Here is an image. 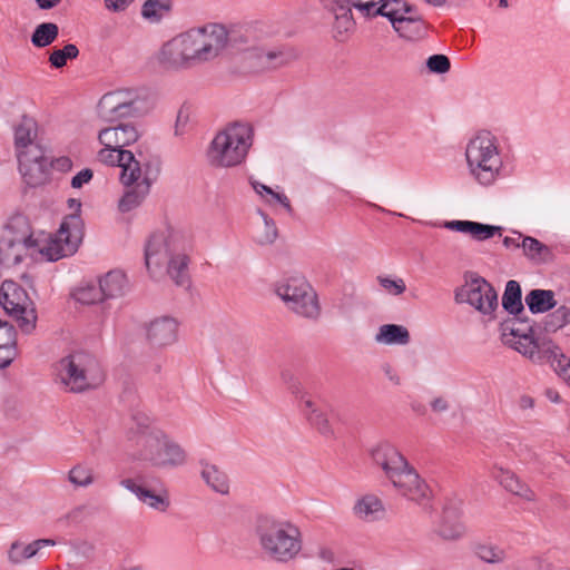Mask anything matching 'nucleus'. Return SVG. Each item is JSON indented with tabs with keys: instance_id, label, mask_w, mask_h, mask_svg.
<instances>
[{
	"instance_id": "nucleus-53",
	"label": "nucleus",
	"mask_w": 570,
	"mask_h": 570,
	"mask_svg": "<svg viewBox=\"0 0 570 570\" xmlns=\"http://www.w3.org/2000/svg\"><path fill=\"white\" fill-rule=\"evenodd\" d=\"M426 67L431 72L442 75L450 70L451 61L445 55L436 53L428 58Z\"/></svg>"
},
{
	"instance_id": "nucleus-8",
	"label": "nucleus",
	"mask_w": 570,
	"mask_h": 570,
	"mask_svg": "<svg viewBox=\"0 0 570 570\" xmlns=\"http://www.w3.org/2000/svg\"><path fill=\"white\" fill-rule=\"evenodd\" d=\"M389 0H370L354 2V8L365 17L382 16L390 20L393 29L401 38L406 40H419L426 36L428 23L422 16L400 14L397 9H389Z\"/></svg>"
},
{
	"instance_id": "nucleus-28",
	"label": "nucleus",
	"mask_w": 570,
	"mask_h": 570,
	"mask_svg": "<svg viewBox=\"0 0 570 570\" xmlns=\"http://www.w3.org/2000/svg\"><path fill=\"white\" fill-rule=\"evenodd\" d=\"M521 248L523 254L535 264H549L554 261L552 249L534 237L523 236Z\"/></svg>"
},
{
	"instance_id": "nucleus-25",
	"label": "nucleus",
	"mask_w": 570,
	"mask_h": 570,
	"mask_svg": "<svg viewBox=\"0 0 570 570\" xmlns=\"http://www.w3.org/2000/svg\"><path fill=\"white\" fill-rule=\"evenodd\" d=\"M120 484L130 492L135 493L140 501L148 504L158 511H166L169 507V500L167 495L155 493L153 490L145 488L144 485L137 484L132 479H124Z\"/></svg>"
},
{
	"instance_id": "nucleus-36",
	"label": "nucleus",
	"mask_w": 570,
	"mask_h": 570,
	"mask_svg": "<svg viewBox=\"0 0 570 570\" xmlns=\"http://www.w3.org/2000/svg\"><path fill=\"white\" fill-rule=\"evenodd\" d=\"M124 94L125 91L118 90L114 92H107L100 98L97 105V110L101 119L110 124L115 122V115L117 114L118 109L117 105L120 102ZM126 95L129 96L130 92L126 91Z\"/></svg>"
},
{
	"instance_id": "nucleus-61",
	"label": "nucleus",
	"mask_w": 570,
	"mask_h": 570,
	"mask_svg": "<svg viewBox=\"0 0 570 570\" xmlns=\"http://www.w3.org/2000/svg\"><path fill=\"white\" fill-rule=\"evenodd\" d=\"M135 0H105L108 10L114 12L125 11Z\"/></svg>"
},
{
	"instance_id": "nucleus-54",
	"label": "nucleus",
	"mask_w": 570,
	"mask_h": 570,
	"mask_svg": "<svg viewBox=\"0 0 570 570\" xmlns=\"http://www.w3.org/2000/svg\"><path fill=\"white\" fill-rule=\"evenodd\" d=\"M248 42V29L235 28L228 30V42L233 48L242 49V46Z\"/></svg>"
},
{
	"instance_id": "nucleus-34",
	"label": "nucleus",
	"mask_w": 570,
	"mask_h": 570,
	"mask_svg": "<svg viewBox=\"0 0 570 570\" xmlns=\"http://www.w3.org/2000/svg\"><path fill=\"white\" fill-rule=\"evenodd\" d=\"M203 465L202 476L205 482L216 492L226 494L229 490L228 476L225 472L220 471L217 465L209 464L204 460L200 461Z\"/></svg>"
},
{
	"instance_id": "nucleus-33",
	"label": "nucleus",
	"mask_w": 570,
	"mask_h": 570,
	"mask_svg": "<svg viewBox=\"0 0 570 570\" xmlns=\"http://www.w3.org/2000/svg\"><path fill=\"white\" fill-rule=\"evenodd\" d=\"M410 333L403 325L384 324L379 328L375 341L389 345H405L410 342Z\"/></svg>"
},
{
	"instance_id": "nucleus-46",
	"label": "nucleus",
	"mask_w": 570,
	"mask_h": 570,
	"mask_svg": "<svg viewBox=\"0 0 570 570\" xmlns=\"http://www.w3.org/2000/svg\"><path fill=\"white\" fill-rule=\"evenodd\" d=\"M171 0H146L142 4L141 14L149 20L159 21L164 13L171 10Z\"/></svg>"
},
{
	"instance_id": "nucleus-59",
	"label": "nucleus",
	"mask_w": 570,
	"mask_h": 570,
	"mask_svg": "<svg viewBox=\"0 0 570 570\" xmlns=\"http://www.w3.org/2000/svg\"><path fill=\"white\" fill-rule=\"evenodd\" d=\"M50 169L55 168L61 173H67L72 168V160L67 156L58 157L53 160H49Z\"/></svg>"
},
{
	"instance_id": "nucleus-44",
	"label": "nucleus",
	"mask_w": 570,
	"mask_h": 570,
	"mask_svg": "<svg viewBox=\"0 0 570 570\" xmlns=\"http://www.w3.org/2000/svg\"><path fill=\"white\" fill-rule=\"evenodd\" d=\"M79 56V49L73 43H68L61 49H52L49 55V62L52 68H63L68 60H73Z\"/></svg>"
},
{
	"instance_id": "nucleus-60",
	"label": "nucleus",
	"mask_w": 570,
	"mask_h": 570,
	"mask_svg": "<svg viewBox=\"0 0 570 570\" xmlns=\"http://www.w3.org/2000/svg\"><path fill=\"white\" fill-rule=\"evenodd\" d=\"M390 4L391 3H399L400 7H395L394 9H397L400 10V14H404V16H420L417 13V9L407 3L405 0H389Z\"/></svg>"
},
{
	"instance_id": "nucleus-29",
	"label": "nucleus",
	"mask_w": 570,
	"mask_h": 570,
	"mask_svg": "<svg viewBox=\"0 0 570 570\" xmlns=\"http://www.w3.org/2000/svg\"><path fill=\"white\" fill-rule=\"evenodd\" d=\"M105 299L116 298L125 294L127 286L126 275L120 271H110L98 281Z\"/></svg>"
},
{
	"instance_id": "nucleus-47",
	"label": "nucleus",
	"mask_w": 570,
	"mask_h": 570,
	"mask_svg": "<svg viewBox=\"0 0 570 570\" xmlns=\"http://www.w3.org/2000/svg\"><path fill=\"white\" fill-rule=\"evenodd\" d=\"M258 214L264 220V230L256 236V240L261 245L272 244L275 242L278 235L276 224L263 210L258 209Z\"/></svg>"
},
{
	"instance_id": "nucleus-24",
	"label": "nucleus",
	"mask_w": 570,
	"mask_h": 570,
	"mask_svg": "<svg viewBox=\"0 0 570 570\" xmlns=\"http://www.w3.org/2000/svg\"><path fill=\"white\" fill-rule=\"evenodd\" d=\"M460 510L454 505H445L442 513L441 523L438 533L445 540L459 539L464 531L463 524L460 522Z\"/></svg>"
},
{
	"instance_id": "nucleus-57",
	"label": "nucleus",
	"mask_w": 570,
	"mask_h": 570,
	"mask_svg": "<svg viewBox=\"0 0 570 570\" xmlns=\"http://www.w3.org/2000/svg\"><path fill=\"white\" fill-rule=\"evenodd\" d=\"M94 178V171L90 168H83L79 173H77L70 181V185L75 189L81 188L85 184L90 183Z\"/></svg>"
},
{
	"instance_id": "nucleus-35",
	"label": "nucleus",
	"mask_w": 570,
	"mask_h": 570,
	"mask_svg": "<svg viewBox=\"0 0 570 570\" xmlns=\"http://www.w3.org/2000/svg\"><path fill=\"white\" fill-rule=\"evenodd\" d=\"M37 122L33 118L22 116L21 121L14 128V147L17 155L24 153L22 149L32 145V135L36 136Z\"/></svg>"
},
{
	"instance_id": "nucleus-22",
	"label": "nucleus",
	"mask_w": 570,
	"mask_h": 570,
	"mask_svg": "<svg viewBox=\"0 0 570 570\" xmlns=\"http://www.w3.org/2000/svg\"><path fill=\"white\" fill-rule=\"evenodd\" d=\"M158 60L166 69H178L189 66V60L179 38H175L161 47Z\"/></svg>"
},
{
	"instance_id": "nucleus-19",
	"label": "nucleus",
	"mask_w": 570,
	"mask_h": 570,
	"mask_svg": "<svg viewBox=\"0 0 570 570\" xmlns=\"http://www.w3.org/2000/svg\"><path fill=\"white\" fill-rule=\"evenodd\" d=\"M142 167H145L141 175L142 180L140 183L137 180L135 187L127 190L118 202V209L121 213H128L138 207L149 193L150 186L156 177H151L149 163L145 164Z\"/></svg>"
},
{
	"instance_id": "nucleus-23",
	"label": "nucleus",
	"mask_w": 570,
	"mask_h": 570,
	"mask_svg": "<svg viewBox=\"0 0 570 570\" xmlns=\"http://www.w3.org/2000/svg\"><path fill=\"white\" fill-rule=\"evenodd\" d=\"M189 257L184 250L170 254L167 258V273L177 286L190 287V276L188 273Z\"/></svg>"
},
{
	"instance_id": "nucleus-16",
	"label": "nucleus",
	"mask_w": 570,
	"mask_h": 570,
	"mask_svg": "<svg viewBox=\"0 0 570 570\" xmlns=\"http://www.w3.org/2000/svg\"><path fill=\"white\" fill-rule=\"evenodd\" d=\"M140 135L137 128L129 122H117L104 128L98 134V140L106 147L125 149L126 146L135 144Z\"/></svg>"
},
{
	"instance_id": "nucleus-40",
	"label": "nucleus",
	"mask_w": 570,
	"mask_h": 570,
	"mask_svg": "<svg viewBox=\"0 0 570 570\" xmlns=\"http://www.w3.org/2000/svg\"><path fill=\"white\" fill-rule=\"evenodd\" d=\"M342 12L335 16L334 38L337 41H345L348 33L354 30L355 21L351 8H340Z\"/></svg>"
},
{
	"instance_id": "nucleus-21",
	"label": "nucleus",
	"mask_w": 570,
	"mask_h": 570,
	"mask_svg": "<svg viewBox=\"0 0 570 570\" xmlns=\"http://www.w3.org/2000/svg\"><path fill=\"white\" fill-rule=\"evenodd\" d=\"M179 40L184 47L186 56L190 61H208L209 47L204 45V31L198 29H191L180 35Z\"/></svg>"
},
{
	"instance_id": "nucleus-39",
	"label": "nucleus",
	"mask_w": 570,
	"mask_h": 570,
	"mask_svg": "<svg viewBox=\"0 0 570 570\" xmlns=\"http://www.w3.org/2000/svg\"><path fill=\"white\" fill-rule=\"evenodd\" d=\"M552 350H544L547 362L551 364L556 373L570 383V358L562 353L559 345H550Z\"/></svg>"
},
{
	"instance_id": "nucleus-17",
	"label": "nucleus",
	"mask_w": 570,
	"mask_h": 570,
	"mask_svg": "<svg viewBox=\"0 0 570 570\" xmlns=\"http://www.w3.org/2000/svg\"><path fill=\"white\" fill-rule=\"evenodd\" d=\"M178 323L169 316H163L150 322L147 327V338L153 346L163 347L177 340Z\"/></svg>"
},
{
	"instance_id": "nucleus-58",
	"label": "nucleus",
	"mask_w": 570,
	"mask_h": 570,
	"mask_svg": "<svg viewBox=\"0 0 570 570\" xmlns=\"http://www.w3.org/2000/svg\"><path fill=\"white\" fill-rule=\"evenodd\" d=\"M18 354L17 348L4 347L0 348V368H7L11 365Z\"/></svg>"
},
{
	"instance_id": "nucleus-11",
	"label": "nucleus",
	"mask_w": 570,
	"mask_h": 570,
	"mask_svg": "<svg viewBox=\"0 0 570 570\" xmlns=\"http://www.w3.org/2000/svg\"><path fill=\"white\" fill-rule=\"evenodd\" d=\"M465 283L454 292L458 304L466 303L483 315H492L498 308V293L484 277L468 272Z\"/></svg>"
},
{
	"instance_id": "nucleus-50",
	"label": "nucleus",
	"mask_w": 570,
	"mask_h": 570,
	"mask_svg": "<svg viewBox=\"0 0 570 570\" xmlns=\"http://www.w3.org/2000/svg\"><path fill=\"white\" fill-rule=\"evenodd\" d=\"M38 552V547H35L33 542L22 547L18 542H14L11 544V548L9 550V560L12 563H19L22 560L29 559L33 556H36Z\"/></svg>"
},
{
	"instance_id": "nucleus-52",
	"label": "nucleus",
	"mask_w": 570,
	"mask_h": 570,
	"mask_svg": "<svg viewBox=\"0 0 570 570\" xmlns=\"http://www.w3.org/2000/svg\"><path fill=\"white\" fill-rule=\"evenodd\" d=\"M4 347L17 348V330L11 323L0 320V348Z\"/></svg>"
},
{
	"instance_id": "nucleus-43",
	"label": "nucleus",
	"mask_w": 570,
	"mask_h": 570,
	"mask_svg": "<svg viewBox=\"0 0 570 570\" xmlns=\"http://www.w3.org/2000/svg\"><path fill=\"white\" fill-rule=\"evenodd\" d=\"M72 297L82 305H92L104 302L101 288L99 285L88 283L85 286L78 287L73 293Z\"/></svg>"
},
{
	"instance_id": "nucleus-30",
	"label": "nucleus",
	"mask_w": 570,
	"mask_h": 570,
	"mask_svg": "<svg viewBox=\"0 0 570 570\" xmlns=\"http://www.w3.org/2000/svg\"><path fill=\"white\" fill-rule=\"evenodd\" d=\"M502 307L512 316L523 314L524 305L522 303V289L518 281L510 279L507 282L502 295Z\"/></svg>"
},
{
	"instance_id": "nucleus-9",
	"label": "nucleus",
	"mask_w": 570,
	"mask_h": 570,
	"mask_svg": "<svg viewBox=\"0 0 570 570\" xmlns=\"http://www.w3.org/2000/svg\"><path fill=\"white\" fill-rule=\"evenodd\" d=\"M0 305L6 314L17 322L22 333L31 334L36 330V304L21 285L13 281H4L0 287Z\"/></svg>"
},
{
	"instance_id": "nucleus-37",
	"label": "nucleus",
	"mask_w": 570,
	"mask_h": 570,
	"mask_svg": "<svg viewBox=\"0 0 570 570\" xmlns=\"http://www.w3.org/2000/svg\"><path fill=\"white\" fill-rule=\"evenodd\" d=\"M16 238H3L0 242V265L13 267L22 262V250Z\"/></svg>"
},
{
	"instance_id": "nucleus-14",
	"label": "nucleus",
	"mask_w": 570,
	"mask_h": 570,
	"mask_svg": "<svg viewBox=\"0 0 570 570\" xmlns=\"http://www.w3.org/2000/svg\"><path fill=\"white\" fill-rule=\"evenodd\" d=\"M297 59V53L289 46L274 48H253L247 51L245 60L252 72L275 70Z\"/></svg>"
},
{
	"instance_id": "nucleus-38",
	"label": "nucleus",
	"mask_w": 570,
	"mask_h": 570,
	"mask_svg": "<svg viewBox=\"0 0 570 570\" xmlns=\"http://www.w3.org/2000/svg\"><path fill=\"white\" fill-rule=\"evenodd\" d=\"M58 36V24L53 22H42L35 28L31 35V43L37 48H45L50 46Z\"/></svg>"
},
{
	"instance_id": "nucleus-10",
	"label": "nucleus",
	"mask_w": 570,
	"mask_h": 570,
	"mask_svg": "<svg viewBox=\"0 0 570 570\" xmlns=\"http://www.w3.org/2000/svg\"><path fill=\"white\" fill-rule=\"evenodd\" d=\"M276 294L289 309L306 318H317L320 304L316 293L303 276H292L279 283Z\"/></svg>"
},
{
	"instance_id": "nucleus-41",
	"label": "nucleus",
	"mask_w": 570,
	"mask_h": 570,
	"mask_svg": "<svg viewBox=\"0 0 570 570\" xmlns=\"http://www.w3.org/2000/svg\"><path fill=\"white\" fill-rule=\"evenodd\" d=\"M568 324H570V307L561 305L544 317L543 328L548 333H554Z\"/></svg>"
},
{
	"instance_id": "nucleus-51",
	"label": "nucleus",
	"mask_w": 570,
	"mask_h": 570,
	"mask_svg": "<svg viewBox=\"0 0 570 570\" xmlns=\"http://www.w3.org/2000/svg\"><path fill=\"white\" fill-rule=\"evenodd\" d=\"M62 244H65L63 240H60L59 235L57 234V238L40 248L39 253L43 255L47 261L57 262L67 255Z\"/></svg>"
},
{
	"instance_id": "nucleus-4",
	"label": "nucleus",
	"mask_w": 570,
	"mask_h": 570,
	"mask_svg": "<svg viewBox=\"0 0 570 570\" xmlns=\"http://www.w3.org/2000/svg\"><path fill=\"white\" fill-rule=\"evenodd\" d=\"M500 331L503 338L511 335L523 340L524 342L507 340L504 341V344L514 348L535 363L546 362L547 354L544 350H552L550 345H557L551 338H543L541 341L537 338L534 336V328L531 320L523 314L503 321L500 324Z\"/></svg>"
},
{
	"instance_id": "nucleus-15",
	"label": "nucleus",
	"mask_w": 570,
	"mask_h": 570,
	"mask_svg": "<svg viewBox=\"0 0 570 570\" xmlns=\"http://www.w3.org/2000/svg\"><path fill=\"white\" fill-rule=\"evenodd\" d=\"M35 150L29 153H19V170L22 174L24 183L32 188L39 187L48 183L50 175L49 159L39 148L36 146Z\"/></svg>"
},
{
	"instance_id": "nucleus-3",
	"label": "nucleus",
	"mask_w": 570,
	"mask_h": 570,
	"mask_svg": "<svg viewBox=\"0 0 570 570\" xmlns=\"http://www.w3.org/2000/svg\"><path fill=\"white\" fill-rule=\"evenodd\" d=\"M253 142V128L247 124L234 122L219 131L213 139L207 156L215 167L237 166L246 158Z\"/></svg>"
},
{
	"instance_id": "nucleus-49",
	"label": "nucleus",
	"mask_w": 570,
	"mask_h": 570,
	"mask_svg": "<svg viewBox=\"0 0 570 570\" xmlns=\"http://www.w3.org/2000/svg\"><path fill=\"white\" fill-rule=\"evenodd\" d=\"M475 553L488 563H500L505 559L504 550L494 546L480 544L476 547Z\"/></svg>"
},
{
	"instance_id": "nucleus-62",
	"label": "nucleus",
	"mask_w": 570,
	"mask_h": 570,
	"mask_svg": "<svg viewBox=\"0 0 570 570\" xmlns=\"http://www.w3.org/2000/svg\"><path fill=\"white\" fill-rule=\"evenodd\" d=\"M431 407L433 412L441 413L449 409V403L444 397L439 396L431 402Z\"/></svg>"
},
{
	"instance_id": "nucleus-56",
	"label": "nucleus",
	"mask_w": 570,
	"mask_h": 570,
	"mask_svg": "<svg viewBox=\"0 0 570 570\" xmlns=\"http://www.w3.org/2000/svg\"><path fill=\"white\" fill-rule=\"evenodd\" d=\"M189 115H190L189 108L187 106L183 105L177 112V118H176V124H175V134L177 136L184 134L186 126L189 121Z\"/></svg>"
},
{
	"instance_id": "nucleus-20",
	"label": "nucleus",
	"mask_w": 570,
	"mask_h": 570,
	"mask_svg": "<svg viewBox=\"0 0 570 570\" xmlns=\"http://www.w3.org/2000/svg\"><path fill=\"white\" fill-rule=\"evenodd\" d=\"M83 230L81 213H71L67 215L58 229L59 239L63 240L68 252L73 253L80 243Z\"/></svg>"
},
{
	"instance_id": "nucleus-6",
	"label": "nucleus",
	"mask_w": 570,
	"mask_h": 570,
	"mask_svg": "<svg viewBox=\"0 0 570 570\" xmlns=\"http://www.w3.org/2000/svg\"><path fill=\"white\" fill-rule=\"evenodd\" d=\"M465 157L472 175L480 184L490 185L494 181L501 160L491 132L483 131L471 139Z\"/></svg>"
},
{
	"instance_id": "nucleus-5",
	"label": "nucleus",
	"mask_w": 570,
	"mask_h": 570,
	"mask_svg": "<svg viewBox=\"0 0 570 570\" xmlns=\"http://www.w3.org/2000/svg\"><path fill=\"white\" fill-rule=\"evenodd\" d=\"M66 370L62 382L71 392L81 393L98 387L105 380L99 361L86 351H78L61 360Z\"/></svg>"
},
{
	"instance_id": "nucleus-27",
	"label": "nucleus",
	"mask_w": 570,
	"mask_h": 570,
	"mask_svg": "<svg viewBox=\"0 0 570 570\" xmlns=\"http://www.w3.org/2000/svg\"><path fill=\"white\" fill-rule=\"evenodd\" d=\"M554 292L551 289H531L524 298L525 305L532 314H543L557 306Z\"/></svg>"
},
{
	"instance_id": "nucleus-13",
	"label": "nucleus",
	"mask_w": 570,
	"mask_h": 570,
	"mask_svg": "<svg viewBox=\"0 0 570 570\" xmlns=\"http://www.w3.org/2000/svg\"><path fill=\"white\" fill-rule=\"evenodd\" d=\"M178 250H185V237L180 232L168 227L166 234L153 233L145 244L144 256L147 269H150L153 261L156 266H160L170 254Z\"/></svg>"
},
{
	"instance_id": "nucleus-48",
	"label": "nucleus",
	"mask_w": 570,
	"mask_h": 570,
	"mask_svg": "<svg viewBox=\"0 0 570 570\" xmlns=\"http://www.w3.org/2000/svg\"><path fill=\"white\" fill-rule=\"evenodd\" d=\"M68 479L75 485L87 487L94 482V473L90 468L78 464L69 471Z\"/></svg>"
},
{
	"instance_id": "nucleus-63",
	"label": "nucleus",
	"mask_w": 570,
	"mask_h": 570,
	"mask_svg": "<svg viewBox=\"0 0 570 570\" xmlns=\"http://www.w3.org/2000/svg\"><path fill=\"white\" fill-rule=\"evenodd\" d=\"M20 243V248L22 249H31L36 248L38 246V240L32 237V235H29L27 237H23L22 239H16Z\"/></svg>"
},
{
	"instance_id": "nucleus-7",
	"label": "nucleus",
	"mask_w": 570,
	"mask_h": 570,
	"mask_svg": "<svg viewBox=\"0 0 570 570\" xmlns=\"http://www.w3.org/2000/svg\"><path fill=\"white\" fill-rule=\"evenodd\" d=\"M140 446L138 459L150 462L157 468L183 465L186 453L183 448L170 441L161 431L141 432L137 438Z\"/></svg>"
},
{
	"instance_id": "nucleus-26",
	"label": "nucleus",
	"mask_w": 570,
	"mask_h": 570,
	"mask_svg": "<svg viewBox=\"0 0 570 570\" xmlns=\"http://www.w3.org/2000/svg\"><path fill=\"white\" fill-rule=\"evenodd\" d=\"M200 29L204 31V45L210 49L208 60L214 59L227 46L228 30L218 23H210Z\"/></svg>"
},
{
	"instance_id": "nucleus-31",
	"label": "nucleus",
	"mask_w": 570,
	"mask_h": 570,
	"mask_svg": "<svg viewBox=\"0 0 570 570\" xmlns=\"http://www.w3.org/2000/svg\"><path fill=\"white\" fill-rule=\"evenodd\" d=\"M494 476L507 491L528 501L534 500V492L513 472L500 469Z\"/></svg>"
},
{
	"instance_id": "nucleus-2",
	"label": "nucleus",
	"mask_w": 570,
	"mask_h": 570,
	"mask_svg": "<svg viewBox=\"0 0 570 570\" xmlns=\"http://www.w3.org/2000/svg\"><path fill=\"white\" fill-rule=\"evenodd\" d=\"M256 532L262 550L276 562L287 563L294 560L302 550L301 531L288 521L261 517Z\"/></svg>"
},
{
	"instance_id": "nucleus-42",
	"label": "nucleus",
	"mask_w": 570,
	"mask_h": 570,
	"mask_svg": "<svg viewBox=\"0 0 570 570\" xmlns=\"http://www.w3.org/2000/svg\"><path fill=\"white\" fill-rule=\"evenodd\" d=\"M144 104L145 101L139 99L138 97H122L120 102L117 105L118 109L117 114L115 115V122L121 118L136 117L142 115L145 112Z\"/></svg>"
},
{
	"instance_id": "nucleus-55",
	"label": "nucleus",
	"mask_w": 570,
	"mask_h": 570,
	"mask_svg": "<svg viewBox=\"0 0 570 570\" xmlns=\"http://www.w3.org/2000/svg\"><path fill=\"white\" fill-rule=\"evenodd\" d=\"M380 285L394 295H401L405 292L406 285L402 278L391 279L389 277H379Z\"/></svg>"
},
{
	"instance_id": "nucleus-45",
	"label": "nucleus",
	"mask_w": 570,
	"mask_h": 570,
	"mask_svg": "<svg viewBox=\"0 0 570 570\" xmlns=\"http://www.w3.org/2000/svg\"><path fill=\"white\" fill-rule=\"evenodd\" d=\"M305 409L308 410L306 413L308 422L317 429V431L324 435L332 434V429L328 423L326 415L315 407L314 403L311 400H305L304 402Z\"/></svg>"
},
{
	"instance_id": "nucleus-64",
	"label": "nucleus",
	"mask_w": 570,
	"mask_h": 570,
	"mask_svg": "<svg viewBox=\"0 0 570 570\" xmlns=\"http://www.w3.org/2000/svg\"><path fill=\"white\" fill-rule=\"evenodd\" d=\"M252 186H253L254 190L257 194H259L261 196H263L264 194H266V195L273 194V189L265 184H262L258 181H253Z\"/></svg>"
},
{
	"instance_id": "nucleus-1",
	"label": "nucleus",
	"mask_w": 570,
	"mask_h": 570,
	"mask_svg": "<svg viewBox=\"0 0 570 570\" xmlns=\"http://www.w3.org/2000/svg\"><path fill=\"white\" fill-rule=\"evenodd\" d=\"M371 455L403 497L428 509L431 495L429 485L394 445L389 442L380 443L372 450Z\"/></svg>"
},
{
	"instance_id": "nucleus-18",
	"label": "nucleus",
	"mask_w": 570,
	"mask_h": 570,
	"mask_svg": "<svg viewBox=\"0 0 570 570\" xmlns=\"http://www.w3.org/2000/svg\"><path fill=\"white\" fill-rule=\"evenodd\" d=\"M443 227L450 230L468 234L472 239L483 242L501 236L503 228L501 226L483 224L473 220H448L443 223Z\"/></svg>"
},
{
	"instance_id": "nucleus-12",
	"label": "nucleus",
	"mask_w": 570,
	"mask_h": 570,
	"mask_svg": "<svg viewBox=\"0 0 570 570\" xmlns=\"http://www.w3.org/2000/svg\"><path fill=\"white\" fill-rule=\"evenodd\" d=\"M136 154L127 149H117L114 147H104L98 151V160L108 166H117L121 168L120 181L125 186H131L139 180L142 175V166L145 163L144 154L139 150Z\"/></svg>"
},
{
	"instance_id": "nucleus-32",
	"label": "nucleus",
	"mask_w": 570,
	"mask_h": 570,
	"mask_svg": "<svg viewBox=\"0 0 570 570\" xmlns=\"http://www.w3.org/2000/svg\"><path fill=\"white\" fill-rule=\"evenodd\" d=\"M354 513L367 521L379 520L384 514V505L377 497L367 494L356 502Z\"/></svg>"
}]
</instances>
